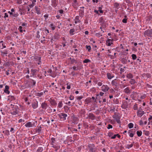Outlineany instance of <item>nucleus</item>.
Here are the masks:
<instances>
[{
    "label": "nucleus",
    "instance_id": "nucleus-1",
    "mask_svg": "<svg viewBox=\"0 0 152 152\" xmlns=\"http://www.w3.org/2000/svg\"><path fill=\"white\" fill-rule=\"evenodd\" d=\"M90 152H95V146L94 144H90L88 146Z\"/></svg>",
    "mask_w": 152,
    "mask_h": 152
},
{
    "label": "nucleus",
    "instance_id": "nucleus-2",
    "mask_svg": "<svg viewBox=\"0 0 152 152\" xmlns=\"http://www.w3.org/2000/svg\"><path fill=\"white\" fill-rule=\"evenodd\" d=\"M109 89V87L106 85H103L101 87V90L104 92H107Z\"/></svg>",
    "mask_w": 152,
    "mask_h": 152
},
{
    "label": "nucleus",
    "instance_id": "nucleus-3",
    "mask_svg": "<svg viewBox=\"0 0 152 152\" xmlns=\"http://www.w3.org/2000/svg\"><path fill=\"white\" fill-rule=\"evenodd\" d=\"M144 114V112L142 110L141 108H139L137 110V115L139 117H141Z\"/></svg>",
    "mask_w": 152,
    "mask_h": 152
},
{
    "label": "nucleus",
    "instance_id": "nucleus-4",
    "mask_svg": "<svg viewBox=\"0 0 152 152\" xmlns=\"http://www.w3.org/2000/svg\"><path fill=\"white\" fill-rule=\"evenodd\" d=\"M59 117L62 121H65L66 119V118L67 117V115L66 114L61 113L59 115Z\"/></svg>",
    "mask_w": 152,
    "mask_h": 152
},
{
    "label": "nucleus",
    "instance_id": "nucleus-5",
    "mask_svg": "<svg viewBox=\"0 0 152 152\" xmlns=\"http://www.w3.org/2000/svg\"><path fill=\"white\" fill-rule=\"evenodd\" d=\"M145 35H147L150 37H152V29H148L145 31Z\"/></svg>",
    "mask_w": 152,
    "mask_h": 152
},
{
    "label": "nucleus",
    "instance_id": "nucleus-6",
    "mask_svg": "<svg viewBox=\"0 0 152 152\" xmlns=\"http://www.w3.org/2000/svg\"><path fill=\"white\" fill-rule=\"evenodd\" d=\"M87 116L86 118V119H91V120H94L95 119V116L92 113H90L89 114H87Z\"/></svg>",
    "mask_w": 152,
    "mask_h": 152
},
{
    "label": "nucleus",
    "instance_id": "nucleus-7",
    "mask_svg": "<svg viewBox=\"0 0 152 152\" xmlns=\"http://www.w3.org/2000/svg\"><path fill=\"white\" fill-rule=\"evenodd\" d=\"M35 123L34 122L32 123L31 122H29L26 123L25 124V126L26 127H33V126H35Z\"/></svg>",
    "mask_w": 152,
    "mask_h": 152
},
{
    "label": "nucleus",
    "instance_id": "nucleus-8",
    "mask_svg": "<svg viewBox=\"0 0 152 152\" xmlns=\"http://www.w3.org/2000/svg\"><path fill=\"white\" fill-rule=\"evenodd\" d=\"M113 117L115 119L117 123L119 124L121 123L120 121V117L118 115L114 114L113 116Z\"/></svg>",
    "mask_w": 152,
    "mask_h": 152
},
{
    "label": "nucleus",
    "instance_id": "nucleus-9",
    "mask_svg": "<svg viewBox=\"0 0 152 152\" xmlns=\"http://www.w3.org/2000/svg\"><path fill=\"white\" fill-rule=\"evenodd\" d=\"M40 6L39 7L35 6L34 7V10H35V12L38 15H39L41 13V9L40 8Z\"/></svg>",
    "mask_w": 152,
    "mask_h": 152
},
{
    "label": "nucleus",
    "instance_id": "nucleus-10",
    "mask_svg": "<svg viewBox=\"0 0 152 152\" xmlns=\"http://www.w3.org/2000/svg\"><path fill=\"white\" fill-rule=\"evenodd\" d=\"M113 39H108L106 41V44L107 45L110 46L113 44Z\"/></svg>",
    "mask_w": 152,
    "mask_h": 152
},
{
    "label": "nucleus",
    "instance_id": "nucleus-11",
    "mask_svg": "<svg viewBox=\"0 0 152 152\" xmlns=\"http://www.w3.org/2000/svg\"><path fill=\"white\" fill-rule=\"evenodd\" d=\"M119 81L117 79H115L113 80L111 82V84L113 86H117L119 83Z\"/></svg>",
    "mask_w": 152,
    "mask_h": 152
},
{
    "label": "nucleus",
    "instance_id": "nucleus-12",
    "mask_svg": "<svg viewBox=\"0 0 152 152\" xmlns=\"http://www.w3.org/2000/svg\"><path fill=\"white\" fill-rule=\"evenodd\" d=\"M56 140L55 138L53 137H52L51 139V144L52 145V147L54 148H56V147L55 145L56 143Z\"/></svg>",
    "mask_w": 152,
    "mask_h": 152
},
{
    "label": "nucleus",
    "instance_id": "nucleus-13",
    "mask_svg": "<svg viewBox=\"0 0 152 152\" xmlns=\"http://www.w3.org/2000/svg\"><path fill=\"white\" fill-rule=\"evenodd\" d=\"M10 12V11L8 12V13L10 14V16L11 17H17L18 16V13H15V12Z\"/></svg>",
    "mask_w": 152,
    "mask_h": 152
},
{
    "label": "nucleus",
    "instance_id": "nucleus-14",
    "mask_svg": "<svg viewBox=\"0 0 152 152\" xmlns=\"http://www.w3.org/2000/svg\"><path fill=\"white\" fill-rule=\"evenodd\" d=\"M78 5V3L77 0H73V2L72 3V6L74 8H75Z\"/></svg>",
    "mask_w": 152,
    "mask_h": 152
},
{
    "label": "nucleus",
    "instance_id": "nucleus-15",
    "mask_svg": "<svg viewBox=\"0 0 152 152\" xmlns=\"http://www.w3.org/2000/svg\"><path fill=\"white\" fill-rule=\"evenodd\" d=\"M32 2L31 4L28 5L29 7L31 8H33L35 5V3L36 2V0H29Z\"/></svg>",
    "mask_w": 152,
    "mask_h": 152
},
{
    "label": "nucleus",
    "instance_id": "nucleus-16",
    "mask_svg": "<svg viewBox=\"0 0 152 152\" xmlns=\"http://www.w3.org/2000/svg\"><path fill=\"white\" fill-rule=\"evenodd\" d=\"M18 113V110L17 109H14L11 110L10 113L12 115H15Z\"/></svg>",
    "mask_w": 152,
    "mask_h": 152
},
{
    "label": "nucleus",
    "instance_id": "nucleus-17",
    "mask_svg": "<svg viewBox=\"0 0 152 152\" xmlns=\"http://www.w3.org/2000/svg\"><path fill=\"white\" fill-rule=\"evenodd\" d=\"M31 105L33 108L36 109L38 106V102L37 101L34 102H32Z\"/></svg>",
    "mask_w": 152,
    "mask_h": 152
},
{
    "label": "nucleus",
    "instance_id": "nucleus-18",
    "mask_svg": "<svg viewBox=\"0 0 152 152\" xmlns=\"http://www.w3.org/2000/svg\"><path fill=\"white\" fill-rule=\"evenodd\" d=\"M39 70L36 69H32L31 70V72L33 76H34L36 75V73L39 72Z\"/></svg>",
    "mask_w": 152,
    "mask_h": 152
},
{
    "label": "nucleus",
    "instance_id": "nucleus-19",
    "mask_svg": "<svg viewBox=\"0 0 152 152\" xmlns=\"http://www.w3.org/2000/svg\"><path fill=\"white\" fill-rule=\"evenodd\" d=\"M48 106V105L45 102L42 103L41 104V107L42 108L44 109H46Z\"/></svg>",
    "mask_w": 152,
    "mask_h": 152
},
{
    "label": "nucleus",
    "instance_id": "nucleus-20",
    "mask_svg": "<svg viewBox=\"0 0 152 152\" xmlns=\"http://www.w3.org/2000/svg\"><path fill=\"white\" fill-rule=\"evenodd\" d=\"M107 78L109 79H111L114 77L113 75L111 73H107Z\"/></svg>",
    "mask_w": 152,
    "mask_h": 152
},
{
    "label": "nucleus",
    "instance_id": "nucleus-21",
    "mask_svg": "<svg viewBox=\"0 0 152 152\" xmlns=\"http://www.w3.org/2000/svg\"><path fill=\"white\" fill-rule=\"evenodd\" d=\"M9 86L7 85H6L5 86V88L4 90V92L5 93L8 94H9L10 91H9Z\"/></svg>",
    "mask_w": 152,
    "mask_h": 152
},
{
    "label": "nucleus",
    "instance_id": "nucleus-22",
    "mask_svg": "<svg viewBox=\"0 0 152 152\" xmlns=\"http://www.w3.org/2000/svg\"><path fill=\"white\" fill-rule=\"evenodd\" d=\"M82 66H77V67L76 66H73L72 67V68L74 70H80V69L82 68Z\"/></svg>",
    "mask_w": 152,
    "mask_h": 152
},
{
    "label": "nucleus",
    "instance_id": "nucleus-23",
    "mask_svg": "<svg viewBox=\"0 0 152 152\" xmlns=\"http://www.w3.org/2000/svg\"><path fill=\"white\" fill-rule=\"evenodd\" d=\"M103 81L102 80H97L95 82V83H96L97 84L98 86H101L103 84Z\"/></svg>",
    "mask_w": 152,
    "mask_h": 152
},
{
    "label": "nucleus",
    "instance_id": "nucleus-24",
    "mask_svg": "<svg viewBox=\"0 0 152 152\" xmlns=\"http://www.w3.org/2000/svg\"><path fill=\"white\" fill-rule=\"evenodd\" d=\"M72 123L74 124H77V118L75 117H73L72 118Z\"/></svg>",
    "mask_w": 152,
    "mask_h": 152
},
{
    "label": "nucleus",
    "instance_id": "nucleus-25",
    "mask_svg": "<svg viewBox=\"0 0 152 152\" xmlns=\"http://www.w3.org/2000/svg\"><path fill=\"white\" fill-rule=\"evenodd\" d=\"M106 19V18H105V17L102 16L99 19V22L103 23L105 22V21Z\"/></svg>",
    "mask_w": 152,
    "mask_h": 152
},
{
    "label": "nucleus",
    "instance_id": "nucleus-26",
    "mask_svg": "<svg viewBox=\"0 0 152 152\" xmlns=\"http://www.w3.org/2000/svg\"><path fill=\"white\" fill-rule=\"evenodd\" d=\"M86 103L88 104L91 102V98H87L85 100Z\"/></svg>",
    "mask_w": 152,
    "mask_h": 152
},
{
    "label": "nucleus",
    "instance_id": "nucleus-27",
    "mask_svg": "<svg viewBox=\"0 0 152 152\" xmlns=\"http://www.w3.org/2000/svg\"><path fill=\"white\" fill-rule=\"evenodd\" d=\"M79 17L78 16H76L75 18V23H80V21L79 20Z\"/></svg>",
    "mask_w": 152,
    "mask_h": 152
},
{
    "label": "nucleus",
    "instance_id": "nucleus-28",
    "mask_svg": "<svg viewBox=\"0 0 152 152\" xmlns=\"http://www.w3.org/2000/svg\"><path fill=\"white\" fill-rule=\"evenodd\" d=\"M63 106V103L62 101H60L58 103V107L59 108H61Z\"/></svg>",
    "mask_w": 152,
    "mask_h": 152
},
{
    "label": "nucleus",
    "instance_id": "nucleus-29",
    "mask_svg": "<svg viewBox=\"0 0 152 152\" xmlns=\"http://www.w3.org/2000/svg\"><path fill=\"white\" fill-rule=\"evenodd\" d=\"M124 92L126 93L129 94L130 93V91L129 89V88L128 87H127L124 89Z\"/></svg>",
    "mask_w": 152,
    "mask_h": 152
},
{
    "label": "nucleus",
    "instance_id": "nucleus-30",
    "mask_svg": "<svg viewBox=\"0 0 152 152\" xmlns=\"http://www.w3.org/2000/svg\"><path fill=\"white\" fill-rule=\"evenodd\" d=\"M84 10H80V11L79 13V15L81 17H83L84 15Z\"/></svg>",
    "mask_w": 152,
    "mask_h": 152
},
{
    "label": "nucleus",
    "instance_id": "nucleus-31",
    "mask_svg": "<svg viewBox=\"0 0 152 152\" xmlns=\"http://www.w3.org/2000/svg\"><path fill=\"white\" fill-rule=\"evenodd\" d=\"M71 60V64H73L74 63H77V61L74 58H69Z\"/></svg>",
    "mask_w": 152,
    "mask_h": 152
},
{
    "label": "nucleus",
    "instance_id": "nucleus-32",
    "mask_svg": "<svg viewBox=\"0 0 152 152\" xmlns=\"http://www.w3.org/2000/svg\"><path fill=\"white\" fill-rule=\"evenodd\" d=\"M49 15L48 14H45V15H44V17L45 18V21L47 22L48 20V18Z\"/></svg>",
    "mask_w": 152,
    "mask_h": 152
},
{
    "label": "nucleus",
    "instance_id": "nucleus-33",
    "mask_svg": "<svg viewBox=\"0 0 152 152\" xmlns=\"http://www.w3.org/2000/svg\"><path fill=\"white\" fill-rule=\"evenodd\" d=\"M43 93L42 92L40 93L37 92L35 93V95L37 96H41L43 95Z\"/></svg>",
    "mask_w": 152,
    "mask_h": 152
},
{
    "label": "nucleus",
    "instance_id": "nucleus-34",
    "mask_svg": "<svg viewBox=\"0 0 152 152\" xmlns=\"http://www.w3.org/2000/svg\"><path fill=\"white\" fill-rule=\"evenodd\" d=\"M114 7L117 9H119V4L117 2H115L114 4Z\"/></svg>",
    "mask_w": 152,
    "mask_h": 152
},
{
    "label": "nucleus",
    "instance_id": "nucleus-35",
    "mask_svg": "<svg viewBox=\"0 0 152 152\" xmlns=\"http://www.w3.org/2000/svg\"><path fill=\"white\" fill-rule=\"evenodd\" d=\"M47 72H48V73H50V75L53 77H54V75H53L52 73V70L51 69H49L48 71H47Z\"/></svg>",
    "mask_w": 152,
    "mask_h": 152
},
{
    "label": "nucleus",
    "instance_id": "nucleus-36",
    "mask_svg": "<svg viewBox=\"0 0 152 152\" xmlns=\"http://www.w3.org/2000/svg\"><path fill=\"white\" fill-rule=\"evenodd\" d=\"M149 122L148 123V125H149L151 124H152V116H150V117L148 119Z\"/></svg>",
    "mask_w": 152,
    "mask_h": 152
},
{
    "label": "nucleus",
    "instance_id": "nucleus-37",
    "mask_svg": "<svg viewBox=\"0 0 152 152\" xmlns=\"http://www.w3.org/2000/svg\"><path fill=\"white\" fill-rule=\"evenodd\" d=\"M134 143V142H133L130 145H127L126 146V148L128 149H129L131 148L132 147L133 145V144Z\"/></svg>",
    "mask_w": 152,
    "mask_h": 152
},
{
    "label": "nucleus",
    "instance_id": "nucleus-38",
    "mask_svg": "<svg viewBox=\"0 0 152 152\" xmlns=\"http://www.w3.org/2000/svg\"><path fill=\"white\" fill-rule=\"evenodd\" d=\"M126 76L127 78L129 79L132 78L133 77L131 73L127 74Z\"/></svg>",
    "mask_w": 152,
    "mask_h": 152
},
{
    "label": "nucleus",
    "instance_id": "nucleus-39",
    "mask_svg": "<svg viewBox=\"0 0 152 152\" xmlns=\"http://www.w3.org/2000/svg\"><path fill=\"white\" fill-rule=\"evenodd\" d=\"M51 104L53 106H56V105L57 103L54 100H52L50 102Z\"/></svg>",
    "mask_w": 152,
    "mask_h": 152
},
{
    "label": "nucleus",
    "instance_id": "nucleus-40",
    "mask_svg": "<svg viewBox=\"0 0 152 152\" xmlns=\"http://www.w3.org/2000/svg\"><path fill=\"white\" fill-rule=\"evenodd\" d=\"M137 134L138 137H140L142 135V132L141 131H138L137 132Z\"/></svg>",
    "mask_w": 152,
    "mask_h": 152
},
{
    "label": "nucleus",
    "instance_id": "nucleus-41",
    "mask_svg": "<svg viewBox=\"0 0 152 152\" xmlns=\"http://www.w3.org/2000/svg\"><path fill=\"white\" fill-rule=\"evenodd\" d=\"M129 82L131 84H133L136 83V81L134 79H132L130 80Z\"/></svg>",
    "mask_w": 152,
    "mask_h": 152
},
{
    "label": "nucleus",
    "instance_id": "nucleus-42",
    "mask_svg": "<svg viewBox=\"0 0 152 152\" xmlns=\"http://www.w3.org/2000/svg\"><path fill=\"white\" fill-rule=\"evenodd\" d=\"M53 3L54 7H56L57 5V0H54Z\"/></svg>",
    "mask_w": 152,
    "mask_h": 152
},
{
    "label": "nucleus",
    "instance_id": "nucleus-43",
    "mask_svg": "<svg viewBox=\"0 0 152 152\" xmlns=\"http://www.w3.org/2000/svg\"><path fill=\"white\" fill-rule=\"evenodd\" d=\"M21 26H19L18 28H22V26H27V23H22L21 24Z\"/></svg>",
    "mask_w": 152,
    "mask_h": 152
},
{
    "label": "nucleus",
    "instance_id": "nucleus-44",
    "mask_svg": "<svg viewBox=\"0 0 152 152\" xmlns=\"http://www.w3.org/2000/svg\"><path fill=\"white\" fill-rule=\"evenodd\" d=\"M43 150V148L42 147H39L37 149L36 152H41Z\"/></svg>",
    "mask_w": 152,
    "mask_h": 152
},
{
    "label": "nucleus",
    "instance_id": "nucleus-45",
    "mask_svg": "<svg viewBox=\"0 0 152 152\" xmlns=\"http://www.w3.org/2000/svg\"><path fill=\"white\" fill-rule=\"evenodd\" d=\"M36 84V81L33 80H31V85L32 86H34Z\"/></svg>",
    "mask_w": 152,
    "mask_h": 152
},
{
    "label": "nucleus",
    "instance_id": "nucleus-46",
    "mask_svg": "<svg viewBox=\"0 0 152 152\" xmlns=\"http://www.w3.org/2000/svg\"><path fill=\"white\" fill-rule=\"evenodd\" d=\"M134 125L132 123H130L128 124V126L129 129L132 128L133 127Z\"/></svg>",
    "mask_w": 152,
    "mask_h": 152
},
{
    "label": "nucleus",
    "instance_id": "nucleus-47",
    "mask_svg": "<svg viewBox=\"0 0 152 152\" xmlns=\"http://www.w3.org/2000/svg\"><path fill=\"white\" fill-rule=\"evenodd\" d=\"M8 97L9 99H10L11 100H14L15 99V97L13 96H9Z\"/></svg>",
    "mask_w": 152,
    "mask_h": 152
},
{
    "label": "nucleus",
    "instance_id": "nucleus-48",
    "mask_svg": "<svg viewBox=\"0 0 152 152\" xmlns=\"http://www.w3.org/2000/svg\"><path fill=\"white\" fill-rule=\"evenodd\" d=\"M81 115L82 116L84 117L86 114V112L85 111L82 110L81 111Z\"/></svg>",
    "mask_w": 152,
    "mask_h": 152
},
{
    "label": "nucleus",
    "instance_id": "nucleus-49",
    "mask_svg": "<svg viewBox=\"0 0 152 152\" xmlns=\"http://www.w3.org/2000/svg\"><path fill=\"white\" fill-rule=\"evenodd\" d=\"M108 135L110 137H111L112 139V137L113 135V134L111 132H109L108 133Z\"/></svg>",
    "mask_w": 152,
    "mask_h": 152
},
{
    "label": "nucleus",
    "instance_id": "nucleus-50",
    "mask_svg": "<svg viewBox=\"0 0 152 152\" xmlns=\"http://www.w3.org/2000/svg\"><path fill=\"white\" fill-rule=\"evenodd\" d=\"M75 32V30L74 29H70V33L71 35H73L74 34V32Z\"/></svg>",
    "mask_w": 152,
    "mask_h": 152
},
{
    "label": "nucleus",
    "instance_id": "nucleus-51",
    "mask_svg": "<svg viewBox=\"0 0 152 152\" xmlns=\"http://www.w3.org/2000/svg\"><path fill=\"white\" fill-rule=\"evenodd\" d=\"M122 60V62L124 64H126L127 62V60L123 58Z\"/></svg>",
    "mask_w": 152,
    "mask_h": 152
},
{
    "label": "nucleus",
    "instance_id": "nucleus-52",
    "mask_svg": "<svg viewBox=\"0 0 152 152\" xmlns=\"http://www.w3.org/2000/svg\"><path fill=\"white\" fill-rule=\"evenodd\" d=\"M132 58L133 60H135L136 59L137 56L136 55L134 54H133L132 55Z\"/></svg>",
    "mask_w": 152,
    "mask_h": 152
},
{
    "label": "nucleus",
    "instance_id": "nucleus-53",
    "mask_svg": "<svg viewBox=\"0 0 152 152\" xmlns=\"http://www.w3.org/2000/svg\"><path fill=\"white\" fill-rule=\"evenodd\" d=\"M91 61L88 59H86L83 61V63H87L89 62H90Z\"/></svg>",
    "mask_w": 152,
    "mask_h": 152
},
{
    "label": "nucleus",
    "instance_id": "nucleus-54",
    "mask_svg": "<svg viewBox=\"0 0 152 152\" xmlns=\"http://www.w3.org/2000/svg\"><path fill=\"white\" fill-rule=\"evenodd\" d=\"M1 55H2L4 54H7L8 53H7V50H5L4 51H1Z\"/></svg>",
    "mask_w": 152,
    "mask_h": 152
},
{
    "label": "nucleus",
    "instance_id": "nucleus-55",
    "mask_svg": "<svg viewBox=\"0 0 152 152\" xmlns=\"http://www.w3.org/2000/svg\"><path fill=\"white\" fill-rule=\"evenodd\" d=\"M86 48L87 49H88V51L90 52L91 49V47L90 45H86Z\"/></svg>",
    "mask_w": 152,
    "mask_h": 152
},
{
    "label": "nucleus",
    "instance_id": "nucleus-56",
    "mask_svg": "<svg viewBox=\"0 0 152 152\" xmlns=\"http://www.w3.org/2000/svg\"><path fill=\"white\" fill-rule=\"evenodd\" d=\"M128 133L129 134V136L130 137H133L134 135V134L133 133H132L131 132V133L129 132H128Z\"/></svg>",
    "mask_w": 152,
    "mask_h": 152
},
{
    "label": "nucleus",
    "instance_id": "nucleus-57",
    "mask_svg": "<svg viewBox=\"0 0 152 152\" xmlns=\"http://www.w3.org/2000/svg\"><path fill=\"white\" fill-rule=\"evenodd\" d=\"M133 109L134 110H137V104H135L133 107Z\"/></svg>",
    "mask_w": 152,
    "mask_h": 152
},
{
    "label": "nucleus",
    "instance_id": "nucleus-58",
    "mask_svg": "<svg viewBox=\"0 0 152 152\" xmlns=\"http://www.w3.org/2000/svg\"><path fill=\"white\" fill-rule=\"evenodd\" d=\"M17 3L18 4H20L22 3V0H16Z\"/></svg>",
    "mask_w": 152,
    "mask_h": 152
},
{
    "label": "nucleus",
    "instance_id": "nucleus-59",
    "mask_svg": "<svg viewBox=\"0 0 152 152\" xmlns=\"http://www.w3.org/2000/svg\"><path fill=\"white\" fill-rule=\"evenodd\" d=\"M128 4H127L128 6L132 7L133 6V4L132 3V2H128Z\"/></svg>",
    "mask_w": 152,
    "mask_h": 152
},
{
    "label": "nucleus",
    "instance_id": "nucleus-60",
    "mask_svg": "<svg viewBox=\"0 0 152 152\" xmlns=\"http://www.w3.org/2000/svg\"><path fill=\"white\" fill-rule=\"evenodd\" d=\"M83 98V96H78L77 97V100H80Z\"/></svg>",
    "mask_w": 152,
    "mask_h": 152
},
{
    "label": "nucleus",
    "instance_id": "nucleus-61",
    "mask_svg": "<svg viewBox=\"0 0 152 152\" xmlns=\"http://www.w3.org/2000/svg\"><path fill=\"white\" fill-rule=\"evenodd\" d=\"M94 12L96 14H97L98 15H100V14L99 12V11L97 10H94Z\"/></svg>",
    "mask_w": 152,
    "mask_h": 152
},
{
    "label": "nucleus",
    "instance_id": "nucleus-62",
    "mask_svg": "<svg viewBox=\"0 0 152 152\" xmlns=\"http://www.w3.org/2000/svg\"><path fill=\"white\" fill-rule=\"evenodd\" d=\"M128 132H131H131L132 133H133L134 134V133L135 132V129H131V130H129Z\"/></svg>",
    "mask_w": 152,
    "mask_h": 152
},
{
    "label": "nucleus",
    "instance_id": "nucleus-63",
    "mask_svg": "<svg viewBox=\"0 0 152 152\" xmlns=\"http://www.w3.org/2000/svg\"><path fill=\"white\" fill-rule=\"evenodd\" d=\"M127 19L124 18L122 20V22L123 23H126L127 22Z\"/></svg>",
    "mask_w": 152,
    "mask_h": 152
},
{
    "label": "nucleus",
    "instance_id": "nucleus-64",
    "mask_svg": "<svg viewBox=\"0 0 152 152\" xmlns=\"http://www.w3.org/2000/svg\"><path fill=\"white\" fill-rule=\"evenodd\" d=\"M69 98L70 100H72L74 99V97L73 96L70 95L69 97Z\"/></svg>",
    "mask_w": 152,
    "mask_h": 152
}]
</instances>
